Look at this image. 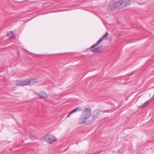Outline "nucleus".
I'll return each mask as SVG.
<instances>
[{"instance_id":"obj_4","label":"nucleus","mask_w":154,"mask_h":154,"mask_svg":"<svg viewBox=\"0 0 154 154\" xmlns=\"http://www.w3.org/2000/svg\"><path fill=\"white\" fill-rule=\"evenodd\" d=\"M109 8L111 10H114L115 9L120 8V6L119 5L117 0L115 2L109 6Z\"/></svg>"},{"instance_id":"obj_3","label":"nucleus","mask_w":154,"mask_h":154,"mask_svg":"<svg viewBox=\"0 0 154 154\" xmlns=\"http://www.w3.org/2000/svg\"><path fill=\"white\" fill-rule=\"evenodd\" d=\"M120 8L125 7L131 3L130 0H123L121 1L120 0H117Z\"/></svg>"},{"instance_id":"obj_11","label":"nucleus","mask_w":154,"mask_h":154,"mask_svg":"<svg viewBox=\"0 0 154 154\" xmlns=\"http://www.w3.org/2000/svg\"><path fill=\"white\" fill-rule=\"evenodd\" d=\"M7 35L11 38L14 37L15 36L14 34L11 31L8 32Z\"/></svg>"},{"instance_id":"obj_7","label":"nucleus","mask_w":154,"mask_h":154,"mask_svg":"<svg viewBox=\"0 0 154 154\" xmlns=\"http://www.w3.org/2000/svg\"><path fill=\"white\" fill-rule=\"evenodd\" d=\"M36 94L41 98H47L48 97V94L44 91H41L40 93H36Z\"/></svg>"},{"instance_id":"obj_13","label":"nucleus","mask_w":154,"mask_h":154,"mask_svg":"<svg viewBox=\"0 0 154 154\" xmlns=\"http://www.w3.org/2000/svg\"><path fill=\"white\" fill-rule=\"evenodd\" d=\"M108 34V32H106V33L100 39L101 40V42L106 38L107 35Z\"/></svg>"},{"instance_id":"obj_5","label":"nucleus","mask_w":154,"mask_h":154,"mask_svg":"<svg viewBox=\"0 0 154 154\" xmlns=\"http://www.w3.org/2000/svg\"><path fill=\"white\" fill-rule=\"evenodd\" d=\"M16 84L18 86L27 85V80H25L24 81H17L16 82Z\"/></svg>"},{"instance_id":"obj_12","label":"nucleus","mask_w":154,"mask_h":154,"mask_svg":"<svg viewBox=\"0 0 154 154\" xmlns=\"http://www.w3.org/2000/svg\"><path fill=\"white\" fill-rule=\"evenodd\" d=\"M149 101H147L145 102L142 105L140 106V108H143L145 107H146L149 103Z\"/></svg>"},{"instance_id":"obj_6","label":"nucleus","mask_w":154,"mask_h":154,"mask_svg":"<svg viewBox=\"0 0 154 154\" xmlns=\"http://www.w3.org/2000/svg\"><path fill=\"white\" fill-rule=\"evenodd\" d=\"M27 80L28 85H33L37 84L38 83V81L37 79H33L30 80Z\"/></svg>"},{"instance_id":"obj_16","label":"nucleus","mask_w":154,"mask_h":154,"mask_svg":"<svg viewBox=\"0 0 154 154\" xmlns=\"http://www.w3.org/2000/svg\"><path fill=\"white\" fill-rule=\"evenodd\" d=\"M47 13H44V14H47Z\"/></svg>"},{"instance_id":"obj_10","label":"nucleus","mask_w":154,"mask_h":154,"mask_svg":"<svg viewBox=\"0 0 154 154\" xmlns=\"http://www.w3.org/2000/svg\"><path fill=\"white\" fill-rule=\"evenodd\" d=\"M82 109L80 107H78L71 112V113H73L75 112L82 111Z\"/></svg>"},{"instance_id":"obj_14","label":"nucleus","mask_w":154,"mask_h":154,"mask_svg":"<svg viewBox=\"0 0 154 154\" xmlns=\"http://www.w3.org/2000/svg\"><path fill=\"white\" fill-rule=\"evenodd\" d=\"M103 112H111L112 111L110 110H104L103 111Z\"/></svg>"},{"instance_id":"obj_1","label":"nucleus","mask_w":154,"mask_h":154,"mask_svg":"<svg viewBox=\"0 0 154 154\" xmlns=\"http://www.w3.org/2000/svg\"><path fill=\"white\" fill-rule=\"evenodd\" d=\"M91 116V110L89 108L84 110L83 113L80 116L79 120L80 124L85 123L86 120L89 119Z\"/></svg>"},{"instance_id":"obj_9","label":"nucleus","mask_w":154,"mask_h":154,"mask_svg":"<svg viewBox=\"0 0 154 154\" xmlns=\"http://www.w3.org/2000/svg\"><path fill=\"white\" fill-rule=\"evenodd\" d=\"M99 113L98 112L96 113L94 115H93L92 117V120H91V122H93L99 116Z\"/></svg>"},{"instance_id":"obj_2","label":"nucleus","mask_w":154,"mask_h":154,"mask_svg":"<svg viewBox=\"0 0 154 154\" xmlns=\"http://www.w3.org/2000/svg\"><path fill=\"white\" fill-rule=\"evenodd\" d=\"M46 140L49 143L52 144L57 139L53 134H47L45 137Z\"/></svg>"},{"instance_id":"obj_15","label":"nucleus","mask_w":154,"mask_h":154,"mask_svg":"<svg viewBox=\"0 0 154 154\" xmlns=\"http://www.w3.org/2000/svg\"><path fill=\"white\" fill-rule=\"evenodd\" d=\"M72 114V113H71V112H70V114H69V115H68L67 116V117H66V118H69V117H70V115L71 114Z\"/></svg>"},{"instance_id":"obj_8","label":"nucleus","mask_w":154,"mask_h":154,"mask_svg":"<svg viewBox=\"0 0 154 154\" xmlns=\"http://www.w3.org/2000/svg\"><path fill=\"white\" fill-rule=\"evenodd\" d=\"M101 42V40L99 39L98 41L94 45L92 46L91 47V51L93 52H95L97 51V50L98 49V48H95L93 49V48H95V47L97 46V45Z\"/></svg>"}]
</instances>
